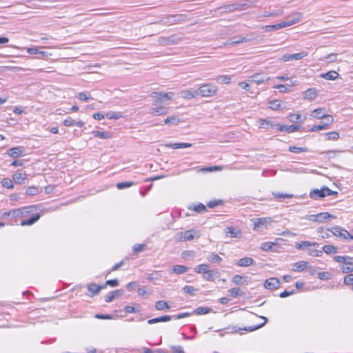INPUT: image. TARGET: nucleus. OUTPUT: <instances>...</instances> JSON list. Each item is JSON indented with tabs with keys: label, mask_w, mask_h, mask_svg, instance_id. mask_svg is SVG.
Wrapping results in <instances>:
<instances>
[{
	"label": "nucleus",
	"mask_w": 353,
	"mask_h": 353,
	"mask_svg": "<svg viewBox=\"0 0 353 353\" xmlns=\"http://www.w3.org/2000/svg\"><path fill=\"white\" fill-rule=\"evenodd\" d=\"M189 208L196 212H201L205 211L206 208L203 204L199 203L197 205H194L193 207H190Z\"/></svg>",
	"instance_id": "052dcab7"
},
{
	"label": "nucleus",
	"mask_w": 353,
	"mask_h": 353,
	"mask_svg": "<svg viewBox=\"0 0 353 353\" xmlns=\"http://www.w3.org/2000/svg\"><path fill=\"white\" fill-rule=\"evenodd\" d=\"M339 77V74L337 72L334 70L329 71L326 73L321 74V77L327 79V80H335L338 79Z\"/></svg>",
	"instance_id": "393cba45"
},
{
	"label": "nucleus",
	"mask_w": 353,
	"mask_h": 353,
	"mask_svg": "<svg viewBox=\"0 0 353 353\" xmlns=\"http://www.w3.org/2000/svg\"><path fill=\"white\" fill-rule=\"evenodd\" d=\"M323 250L327 254H335L337 252L338 249L332 245H325L323 247Z\"/></svg>",
	"instance_id": "4c0bfd02"
},
{
	"label": "nucleus",
	"mask_w": 353,
	"mask_h": 353,
	"mask_svg": "<svg viewBox=\"0 0 353 353\" xmlns=\"http://www.w3.org/2000/svg\"><path fill=\"white\" fill-rule=\"evenodd\" d=\"M145 247V244H136L133 247V251L134 253H139L143 251Z\"/></svg>",
	"instance_id": "69168bd1"
},
{
	"label": "nucleus",
	"mask_w": 353,
	"mask_h": 353,
	"mask_svg": "<svg viewBox=\"0 0 353 353\" xmlns=\"http://www.w3.org/2000/svg\"><path fill=\"white\" fill-rule=\"evenodd\" d=\"M217 90V87L211 83L203 84L196 90L198 95H201L203 97H212L216 93Z\"/></svg>",
	"instance_id": "7ed1b4c3"
},
{
	"label": "nucleus",
	"mask_w": 353,
	"mask_h": 353,
	"mask_svg": "<svg viewBox=\"0 0 353 353\" xmlns=\"http://www.w3.org/2000/svg\"><path fill=\"white\" fill-rule=\"evenodd\" d=\"M333 259L336 262L341 263H344V262H346V260H352V257L347 256H336Z\"/></svg>",
	"instance_id": "13d9d810"
},
{
	"label": "nucleus",
	"mask_w": 353,
	"mask_h": 353,
	"mask_svg": "<svg viewBox=\"0 0 353 353\" xmlns=\"http://www.w3.org/2000/svg\"><path fill=\"white\" fill-rule=\"evenodd\" d=\"M329 218L336 219V216L328 212H321L317 214V219L319 223H322Z\"/></svg>",
	"instance_id": "c756f323"
},
{
	"label": "nucleus",
	"mask_w": 353,
	"mask_h": 353,
	"mask_svg": "<svg viewBox=\"0 0 353 353\" xmlns=\"http://www.w3.org/2000/svg\"><path fill=\"white\" fill-rule=\"evenodd\" d=\"M319 246V243L316 242H310L308 241H301L300 243H297L295 245L296 248L298 250H304L305 248H310L311 247L316 248Z\"/></svg>",
	"instance_id": "2eb2a0df"
},
{
	"label": "nucleus",
	"mask_w": 353,
	"mask_h": 353,
	"mask_svg": "<svg viewBox=\"0 0 353 353\" xmlns=\"http://www.w3.org/2000/svg\"><path fill=\"white\" fill-rule=\"evenodd\" d=\"M333 194H337V192L332 191L326 186L321 189H313L310 192V196L313 199H319Z\"/></svg>",
	"instance_id": "f03ea898"
},
{
	"label": "nucleus",
	"mask_w": 353,
	"mask_h": 353,
	"mask_svg": "<svg viewBox=\"0 0 353 353\" xmlns=\"http://www.w3.org/2000/svg\"><path fill=\"white\" fill-rule=\"evenodd\" d=\"M214 274L215 272L214 270H208L206 273L204 274L203 278L204 279L209 281H214Z\"/></svg>",
	"instance_id": "09e8293b"
},
{
	"label": "nucleus",
	"mask_w": 353,
	"mask_h": 353,
	"mask_svg": "<svg viewBox=\"0 0 353 353\" xmlns=\"http://www.w3.org/2000/svg\"><path fill=\"white\" fill-rule=\"evenodd\" d=\"M39 193L37 188L34 186L28 187L26 190V194L30 196L37 195Z\"/></svg>",
	"instance_id": "bf43d9fd"
},
{
	"label": "nucleus",
	"mask_w": 353,
	"mask_h": 353,
	"mask_svg": "<svg viewBox=\"0 0 353 353\" xmlns=\"http://www.w3.org/2000/svg\"><path fill=\"white\" fill-rule=\"evenodd\" d=\"M180 119L177 116H171L165 119V123L168 125H178L180 123Z\"/></svg>",
	"instance_id": "e433bc0d"
},
{
	"label": "nucleus",
	"mask_w": 353,
	"mask_h": 353,
	"mask_svg": "<svg viewBox=\"0 0 353 353\" xmlns=\"http://www.w3.org/2000/svg\"><path fill=\"white\" fill-rule=\"evenodd\" d=\"M211 312V308L208 307H199L196 308L194 311V313L196 315H203L208 314Z\"/></svg>",
	"instance_id": "58836bf2"
},
{
	"label": "nucleus",
	"mask_w": 353,
	"mask_h": 353,
	"mask_svg": "<svg viewBox=\"0 0 353 353\" xmlns=\"http://www.w3.org/2000/svg\"><path fill=\"white\" fill-rule=\"evenodd\" d=\"M26 174L17 172L13 175V179L16 183L21 184L26 179Z\"/></svg>",
	"instance_id": "c85d7f7f"
},
{
	"label": "nucleus",
	"mask_w": 353,
	"mask_h": 353,
	"mask_svg": "<svg viewBox=\"0 0 353 353\" xmlns=\"http://www.w3.org/2000/svg\"><path fill=\"white\" fill-rule=\"evenodd\" d=\"M328 231L331 232L333 235L340 238L341 240H353V235L350 234V232L342 228L340 226H335L330 229H327Z\"/></svg>",
	"instance_id": "39448f33"
},
{
	"label": "nucleus",
	"mask_w": 353,
	"mask_h": 353,
	"mask_svg": "<svg viewBox=\"0 0 353 353\" xmlns=\"http://www.w3.org/2000/svg\"><path fill=\"white\" fill-rule=\"evenodd\" d=\"M226 234L231 238H240L241 232L239 230H235L233 227H228L225 229Z\"/></svg>",
	"instance_id": "f3484780"
},
{
	"label": "nucleus",
	"mask_w": 353,
	"mask_h": 353,
	"mask_svg": "<svg viewBox=\"0 0 353 353\" xmlns=\"http://www.w3.org/2000/svg\"><path fill=\"white\" fill-rule=\"evenodd\" d=\"M243 6L244 4L232 3L230 5H226L223 8L225 10H228L229 11H233L236 10H242Z\"/></svg>",
	"instance_id": "79ce46f5"
},
{
	"label": "nucleus",
	"mask_w": 353,
	"mask_h": 353,
	"mask_svg": "<svg viewBox=\"0 0 353 353\" xmlns=\"http://www.w3.org/2000/svg\"><path fill=\"white\" fill-rule=\"evenodd\" d=\"M232 281L236 285L248 284V277L236 274L232 277Z\"/></svg>",
	"instance_id": "aec40b11"
},
{
	"label": "nucleus",
	"mask_w": 353,
	"mask_h": 353,
	"mask_svg": "<svg viewBox=\"0 0 353 353\" xmlns=\"http://www.w3.org/2000/svg\"><path fill=\"white\" fill-rule=\"evenodd\" d=\"M301 118L299 114H291L288 116L289 121L293 123H296Z\"/></svg>",
	"instance_id": "774afa93"
},
{
	"label": "nucleus",
	"mask_w": 353,
	"mask_h": 353,
	"mask_svg": "<svg viewBox=\"0 0 353 353\" xmlns=\"http://www.w3.org/2000/svg\"><path fill=\"white\" fill-rule=\"evenodd\" d=\"M188 268L184 265H177L172 268V272L176 274H180L185 272Z\"/></svg>",
	"instance_id": "473e14b6"
},
{
	"label": "nucleus",
	"mask_w": 353,
	"mask_h": 353,
	"mask_svg": "<svg viewBox=\"0 0 353 353\" xmlns=\"http://www.w3.org/2000/svg\"><path fill=\"white\" fill-rule=\"evenodd\" d=\"M170 348L172 353H185L183 347L181 345H171Z\"/></svg>",
	"instance_id": "338daca9"
},
{
	"label": "nucleus",
	"mask_w": 353,
	"mask_h": 353,
	"mask_svg": "<svg viewBox=\"0 0 353 353\" xmlns=\"http://www.w3.org/2000/svg\"><path fill=\"white\" fill-rule=\"evenodd\" d=\"M1 183L3 187L8 189L13 188L14 187L12 181L8 178L3 179Z\"/></svg>",
	"instance_id": "49530a36"
},
{
	"label": "nucleus",
	"mask_w": 353,
	"mask_h": 353,
	"mask_svg": "<svg viewBox=\"0 0 353 353\" xmlns=\"http://www.w3.org/2000/svg\"><path fill=\"white\" fill-rule=\"evenodd\" d=\"M280 286V281L278 279L272 277L266 279L264 283L265 288L268 290H275L278 289Z\"/></svg>",
	"instance_id": "9b49d317"
},
{
	"label": "nucleus",
	"mask_w": 353,
	"mask_h": 353,
	"mask_svg": "<svg viewBox=\"0 0 353 353\" xmlns=\"http://www.w3.org/2000/svg\"><path fill=\"white\" fill-rule=\"evenodd\" d=\"M183 290L185 293L189 294L192 296H194L195 292H197V289L191 285H185L183 287Z\"/></svg>",
	"instance_id": "603ef678"
},
{
	"label": "nucleus",
	"mask_w": 353,
	"mask_h": 353,
	"mask_svg": "<svg viewBox=\"0 0 353 353\" xmlns=\"http://www.w3.org/2000/svg\"><path fill=\"white\" fill-rule=\"evenodd\" d=\"M230 77L227 75H221L216 78V81L221 83L229 84L230 83Z\"/></svg>",
	"instance_id": "5fc2aeb1"
},
{
	"label": "nucleus",
	"mask_w": 353,
	"mask_h": 353,
	"mask_svg": "<svg viewBox=\"0 0 353 353\" xmlns=\"http://www.w3.org/2000/svg\"><path fill=\"white\" fill-rule=\"evenodd\" d=\"M320 61H327V63H334L336 61V54H330L327 56L320 58Z\"/></svg>",
	"instance_id": "c03bdc74"
},
{
	"label": "nucleus",
	"mask_w": 353,
	"mask_h": 353,
	"mask_svg": "<svg viewBox=\"0 0 353 353\" xmlns=\"http://www.w3.org/2000/svg\"><path fill=\"white\" fill-rule=\"evenodd\" d=\"M181 97L183 99H192L198 96V92L196 90L190 91V90H183L180 92Z\"/></svg>",
	"instance_id": "a878e982"
},
{
	"label": "nucleus",
	"mask_w": 353,
	"mask_h": 353,
	"mask_svg": "<svg viewBox=\"0 0 353 353\" xmlns=\"http://www.w3.org/2000/svg\"><path fill=\"white\" fill-rule=\"evenodd\" d=\"M77 97L79 100L82 101H87L90 99H92L91 95L86 92L79 93Z\"/></svg>",
	"instance_id": "4d7b16f0"
},
{
	"label": "nucleus",
	"mask_w": 353,
	"mask_h": 353,
	"mask_svg": "<svg viewBox=\"0 0 353 353\" xmlns=\"http://www.w3.org/2000/svg\"><path fill=\"white\" fill-rule=\"evenodd\" d=\"M254 260L251 257H244L238 261L236 265L241 267H248L251 265Z\"/></svg>",
	"instance_id": "cd10ccee"
},
{
	"label": "nucleus",
	"mask_w": 353,
	"mask_h": 353,
	"mask_svg": "<svg viewBox=\"0 0 353 353\" xmlns=\"http://www.w3.org/2000/svg\"><path fill=\"white\" fill-rule=\"evenodd\" d=\"M341 270L343 273H350L353 272V262L352 260H346L343 265L341 266Z\"/></svg>",
	"instance_id": "5701e85b"
},
{
	"label": "nucleus",
	"mask_w": 353,
	"mask_h": 353,
	"mask_svg": "<svg viewBox=\"0 0 353 353\" xmlns=\"http://www.w3.org/2000/svg\"><path fill=\"white\" fill-rule=\"evenodd\" d=\"M252 221L254 223L253 229L254 230H256L261 227L267 228L273 222L272 218L270 217L256 218L252 219Z\"/></svg>",
	"instance_id": "0eeeda50"
},
{
	"label": "nucleus",
	"mask_w": 353,
	"mask_h": 353,
	"mask_svg": "<svg viewBox=\"0 0 353 353\" xmlns=\"http://www.w3.org/2000/svg\"><path fill=\"white\" fill-rule=\"evenodd\" d=\"M40 218V214H37L35 215H34L32 217H31L30 219H26V220H23L21 223V225H31L32 224H34L35 222H37Z\"/></svg>",
	"instance_id": "7c9ffc66"
},
{
	"label": "nucleus",
	"mask_w": 353,
	"mask_h": 353,
	"mask_svg": "<svg viewBox=\"0 0 353 353\" xmlns=\"http://www.w3.org/2000/svg\"><path fill=\"white\" fill-rule=\"evenodd\" d=\"M275 245L274 243L272 242H264L261 245V249L263 251L268 252L272 250L273 246Z\"/></svg>",
	"instance_id": "a18cd8bd"
},
{
	"label": "nucleus",
	"mask_w": 353,
	"mask_h": 353,
	"mask_svg": "<svg viewBox=\"0 0 353 353\" xmlns=\"http://www.w3.org/2000/svg\"><path fill=\"white\" fill-rule=\"evenodd\" d=\"M133 184H134L133 182H121V183H117L116 186L119 190H122L124 188H129V187L132 186Z\"/></svg>",
	"instance_id": "e2e57ef3"
},
{
	"label": "nucleus",
	"mask_w": 353,
	"mask_h": 353,
	"mask_svg": "<svg viewBox=\"0 0 353 353\" xmlns=\"http://www.w3.org/2000/svg\"><path fill=\"white\" fill-rule=\"evenodd\" d=\"M184 19L183 14L172 15L163 18L161 20V23L164 25H172L179 23Z\"/></svg>",
	"instance_id": "6e6552de"
},
{
	"label": "nucleus",
	"mask_w": 353,
	"mask_h": 353,
	"mask_svg": "<svg viewBox=\"0 0 353 353\" xmlns=\"http://www.w3.org/2000/svg\"><path fill=\"white\" fill-rule=\"evenodd\" d=\"M263 319H264V322L259 324V325H252V326H249V327H245L243 328H240V327H238V328H236V327H233L232 329V332H237L239 330H245V331H248V332H252V331H254L260 327H261L262 326H263L266 322H267V319L265 317H262Z\"/></svg>",
	"instance_id": "4468645a"
},
{
	"label": "nucleus",
	"mask_w": 353,
	"mask_h": 353,
	"mask_svg": "<svg viewBox=\"0 0 353 353\" xmlns=\"http://www.w3.org/2000/svg\"><path fill=\"white\" fill-rule=\"evenodd\" d=\"M289 151H290L292 153L299 154L301 152H306L307 148H301V147H296V146H290L289 148Z\"/></svg>",
	"instance_id": "6e6d98bb"
},
{
	"label": "nucleus",
	"mask_w": 353,
	"mask_h": 353,
	"mask_svg": "<svg viewBox=\"0 0 353 353\" xmlns=\"http://www.w3.org/2000/svg\"><path fill=\"white\" fill-rule=\"evenodd\" d=\"M180 41H181V39L176 34H173L170 37H160L158 39V42L161 46L177 44Z\"/></svg>",
	"instance_id": "423d86ee"
},
{
	"label": "nucleus",
	"mask_w": 353,
	"mask_h": 353,
	"mask_svg": "<svg viewBox=\"0 0 353 353\" xmlns=\"http://www.w3.org/2000/svg\"><path fill=\"white\" fill-rule=\"evenodd\" d=\"M191 145H192V144L188 143H175L168 145V147H170L173 149H179V148H189Z\"/></svg>",
	"instance_id": "a19ab883"
},
{
	"label": "nucleus",
	"mask_w": 353,
	"mask_h": 353,
	"mask_svg": "<svg viewBox=\"0 0 353 353\" xmlns=\"http://www.w3.org/2000/svg\"><path fill=\"white\" fill-rule=\"evenodd\" d=\"M105 288V285H98L94 283H91L88 285V290L92 293L91 296L97 294L101 289Z\"/></svg>",
	"instance_id": "4be33fe9"
},
{
	"label": "nucleus",
	"mask_w": 353,
	"mask_h": 353,
	"mask_svg": "<svg viewBox=\"0 0 353 353\" xmlns=\"http://www.w3.org/2000/svg\"><path fill=\"white\" fill-rule=\"evenodd\" d=\"M260 128L265 130H274L277 131H285L287 132H294L301 130V126L299 124L282 125L280 123H273L265 119H261L259 121Z\"/></svg>",
	"instance_id": "f257e3e1"
},
{
	"label": "nucleus",
	"mask_w": 353,
	"mask_h": 353,
	"mask_svg": "<svg viewBox=\"0 0 353 353\" xmlns=\"http://www.w3.org/2000/svg\"><path fill=\"white\" fill-rule=\"evenodd\" d=\"M150 112L154 115H162L166 113L165 108L162 107L152 108Z\"/></svg>",
	"instance_id": "864d4df0"
},
{
	"label": "nucleus",
	"mask_w": 353,
	"mask_h": 353,
	"mask_svg": "<svg viewBox=\"0 0 353 353\" xmlns=\"http://www.w3.org/2000/svg\"><path fill=\"white\" fill-rule=\"evenodd\" d=\"M272 194L274 198L279 201H281L283 199H291L294 196L292 194H283L279 192H273Z\"/></svg>",
	"instance_id": "f704fd0d"
},
{
	"label": "nucleus",
	"mask_w": 353,
	"mask_h": 353,
	"mask_svg": "<svg viewBox=\"0 0 353 353\" xmlns=\"http://www.w3.org/2000/svg\"><path fill=\"white\" fill-rule=\"evenodd\" d=\"M323 130H327V128H325V125H324L323 123L321 121L319 124L313 125L311 127V128L309 129L308 130L312 131V132H316V131Z\"/></svg>",
	"instance_id": "3c124183"
},
{
	"label": "nucleus",
	"mask_w": 353,
	"mask_h": 353,
	"mask_svg": "<svg viewBox=\"0 0 353 353\" xmlns=\"http://www.w3.org/2000/svg\"><path fill=\"white\" fill-rule=\"evenodd\" d=\"M308 268V263L306 261H299L292 265V270L294 272H302Z\"/></svg>",
	"instance_id": "6ab92c4d"
},
{
	"label": "nucleus",
	"mask_w": 353,
	"mask_h": 353,
	"mask_svg": "<svg viewBox=\"0 0 353 353\" xmlns=\"http://www.w3.org/2000/svg\"><path fill=\"white\" fill-rule=\"evenodd\" d=\"M307 56V52H301L299 53L290 54H285L281 57V60H282L283 61L299 60V59H301Z\"/></svg>",
	"instance_id": "1a4fd4ad"
},
{
	"label": "nucleus",
	"mask_w": 353,
	"mask_h": 353,
	"mask_svg": "<svg viewBox=\"0 0 353 353\" xmlns=\"http://www.w3.org/2000/svg\"><path fill=\"white\" fill-rule=\"evenodd\" d=\"M223 203V201L221 199H216L213 201H210L207 203V206L210 208H213L216 206L220 205Z\"/></svg>",
	"instance_id": "680f3d73"
},
{
	"label": "nucleus",
	"mask_w": 353,
	"mask_h": 353,
	"mask_svg": "<svg viewBox=\"0 0 353 353\" xmlns=\"http://www.w3.org/2000/svg\"><path fill=\"white\" fill-rule=\"evenodd\" d=\"M122 294V290H116L110 292L108 294L105 296V301L106 303H110L113 301V299L116 297H119Z\"/></svg>",
	"instance_id": "412c9836"
},
{
	"label": "nucleus",
	"mask_w": 353,
	"mask_h": 353,
	"mask_svg": "<svg viewBox=\"0 0 353 353\" xmlns=\"http://www.w3.org/2000/svg\"><path fill=\"white\" fill-rule=\"evenodd\" d=\"M207 260L209 262L213 263H219L222 261L221 257H220L216 253H212L209 256H207Z\"/></svg>",
	"instance_id": "c9c22d12"
},
{
	"label": "nucleus",
	"mask_w": 353,
	"mask_h": 353,
	"mask_svg": "<svg viewBox=\"0 0 353 353\" xmlns=\"http://www.w3.org/2000/svg\"><path fill=\"white\" fill-rule=\"evenodd\" d=\"M318 95V90L316 88H309L303 93V98L305 99L312 100L314 99Z\"/></svg>",
	"instance_id": "a211bd4d"
},
{
	"label": "nucleus",
	"mask_w": 353,
	"mask_h": 353,
	"mask_svg": "<svg viewBox=\"0 0 353 353\" xmlns=\"http://www.w3.org/2000/svg\"><path fill=\"white\" fill-rule=\"evenodd\" d=\"M200 233L194 230H189L184 232H178L176 238L179 241H186L193 240L194 238H199Z\"/></svg>",
	"instance_id": "20e7f679"
},
{
	"label": "nucleus",
	"mask_w": 353,
	"mask_h": 353,
	"mask_svg": "<svg viewBox=\"0 0 353 353\" xmlns=\"http://www.w3.org/2000/svg\"><path fill=\"white\" fill-rule=\"evenodd\" d=\"M8 155L12 158H17L23 156V150L21 147H15L9 149L7 151Z\"/></svg>",
	"instance_id": "dca6fc26"
},
{
	"label": "nucleus",
	"mask_w": 353,
	"mask_h": 353,
	"mask_svg": "<svg viewBox=\"0 0 353 353\" xmlns=\"http://www.w3.org/2000/svg\"><path fill=\"white\" fill-rule=\"evenodd\" d=\"M155 309L157 310H164L170 309L168 303L165 301H158L155 303Z\"/></svg>",
	"instance_id": "2f4dec72"
},
{
	"label": "nucleus",
	"mask_w": 353,
	"mask_h": 353,
	"mask_svg": "<svg viewBox=\"0 0 353 353\" xmlns=\"http://www.w3.org/2000/svg\"><path fill=\"white\" fill-rule=\"evenodd\" d=\"M321 122L323 123L324 125H325V128H327V125H329L330 123L333 122V117L331 115L325 114V116L321 118Z\"/></svg>",
	"instance_id": "de8ad7c7"
},
{
	"label": "nucleus",
	"mask_w": 353,
	"mask_h": 353,
	"mask_svg": "<svg viewBox=\"0 0 353 353\" xmlns=\"http://www.w3.org/2000/svg\"><path fill=\"white\" fill-rule=\"evenodd\" d=\"M323 108H317L312 112L311 116L317 119H321L325 116Z\"/></svg>",
	"instance_id": "ea45409f"
},
{
	"label": "nucleus",
	"mask_w": 353,
	"mask_h": 353,
	"mask_svg": "<svg viewBox=\"0 0 353 353\" xmlns=\"http://www.w3.org/2000/svg\"><path fill=\"white\" fill-rule=\"evenodd\" d=\"M230 295L232 297H237L239 296H243L244 294L243 292L239 288H233L228 290Z\"/></svg>",
	"instance_id": "37998d69"
},
{
	"label": "nucleus",
	"mask_w": 353,
	"mask_h": 353,
	"mask_svg": "<svg viewBox=\"0 0 353 353\" xmlns=\"http://www.w3.org/2000/svg\"><path fill=\"white\" fill-rule=\"evenodd\" d=\"M344 283L353 287V274H350L344 277Z\"/></svg>",
	"instance_id": "0e129e2a"
},
{
	"label": "nucleus",
	"mask_w": 353,
	"mask_h": 353,
	"mask_svg": "<svg viewBox=\"0 0 353 353\" xmlns=\"http://www.w3.org/2000/svg\"><path fill=\"white\" fill-rule=\"evenodd\" d=\"M37 209V205H31L23 207L20 209H17L12 211L13 216H17L19 215H26L30 214L34 211V210Z\"/></svg>",
	"instance_id": "f8f14e48"
},
{
	"label": "nucleus",
	"mask_w": 353,
	"mask_h": 353,
	"mask_svg": "<svg viewBox=\"0 0 353 353\" xmlns=\"http://www.w3.org/2000/svg\"><path fill=\"white\" fill-rule=\"evenodd\" d=\"M174 95V94L173 92L163 93L158 92H154L151 94L156 103H159L163 99L172 100Z\"/></svg>",
	"instance_id": "9d476101"
},
{
	"label": "nucleus",
	"mask_w": 353,
	"mask_h": 353,
	"mask_svg": "<svg viewBox=\"0 0 353 353\" xmlns=\"http://www.w3.org/2000/svg\"><path fill=\"white\" fill-rule=\"evenodd\" d=\"M284 13V11L283 10H278L274 12H265L263 14L264 17H278L281 16Z\"/></svg>",
	"instance_id": "8fccbe9b"
},
{
	"label": "nucleus",
	"mask_w": 353,
	"mask_h": 353,
	"mask_svg": "<svg viewBox=\"0 0 353 353\" xmlns=\"http://www.w3.org/2000/svg\"><path fill=\"white\" fill-rule=\"evenodd\" d=\"M303 18V14L301 12H293L286 18V21L288 26H292L299 22Z\"/></svg>",
	"instance_id": "ddd939ff"
},
{
	"label": "nucleus",
	"mask_w": 353,
	"mask_h": 353,
	"mask_svg": "<svg viewBox=\"0 0 353 353\" xmlns=\"http://www.w3.org/2000/svg\"><path fill=\"white\" fill-rule=\"evenodd\" d=\"M209 269V265L206 263H202L194 268V272L197 274H205Z\"/></svg>",
	"instance_id": "72a5a7b5"
},
{
	"label": "nucleus",
	"mask_w": 353,
	"mask_h": 353,
	"mask_svg": "<svg viewBox=\"0 0 353 353\" xmlns=\"http://www.w3.org/2000/svg\"><path fill=\"white\" fill-rule=\"evenodd\" d=\"M172 319L171 316L165 315L161 317L151 319L148 321V324H154L159 322H167Z\"/></svg>",
	"instance_id": "bb28decb"
},
{
	"label": "nucleus",
	"mask_w": 353,
	"mask_h": 353,
	"mask_svg": "<svg viewBox=\"0 0 353 353\" xmlns=\"http://www.w3.org/2000/svg\"><path fill=\"white\" fill-rule=\"evenodd\" d=\"M250 78L252 79L251 81L254 82L258 85L263 83L270 80V77H267L266 79L261 77V74L259 73H255V74H252L250 77Z\"/></svg>",
	"instance_id": "b1692460"
}]
</instances>
